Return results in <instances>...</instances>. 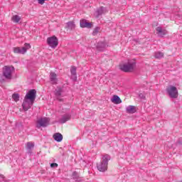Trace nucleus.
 <instances>
[{
    "instance_id": "nucleus-23",
    "label": "nucleus",
    "mask_w": 182,
    "mask_h": 182,
    "mask_svg": "<svg viewBox=\"0 0 182 182\" xmlns=\"http://www.w3.org/2000/svg\"><path fill=\"white\" fill-rule=\"evenodd\" d=\"M70 73L73 76H74V80H76V67L72 66L70 69Z\"/></svg>"
},
{
    "instance_id": "nucleus-26",
    "label": "nucleus",
    "mask_w": 182,
    "mask_h": 182,
    "mask_svg": "<svg viewBox=\"0 0 182 182\" xmlns=\"http://www.w3.org/2000/svg\"><path fill=\"white\" fill-rule=\"evenodd\" d=\"M100 31V27H95L93 30L92 35L93 36H96L97 33Z\"/></svg>"
},
{
    "instance_id": "nucleus-25",
    "label": "nucleus",
    "mask_w": 182,
    "mask_h": 182,
    "mask_svg": "<svg viewBox=\"0 0 182 182\" xmlns=\"http://www.w3.org/2000/svg\"><path fill=\"white\" fill-rule=\"evenodd\" d=\"M27 150H32L35 147V144L32 142H28L26 144Z\"/></svg>"
},
{
    "instance_id": "nucleus-7",
    "label": "nucleus",
    "mask_w": 182,
    "mask_h": 182,
    "mask_svg": "<svg viewBox=\"0 0 182 182\" xmlns=\"http://www.w3.org/2000/svg\"><path fill=\"white\" fill-rule=\"evenodd\" d=\"M47 43L50 46V48H53V49H55V48L58 46L59 43H58V38L53 36L52 37H49L47 38Z\"/></svg>"
},
{
    "instance_id": "nucleus-12",
    "label": "nucleus",
    "mask_w": 182,
    "mask_h": 182,
    "mask_svg": "<svg viewBox=\"0 0 182 182\" xmlns=\"http://www.w3.org/2000/svg\"><path fill=\"white\" fill-rule=\"evenodd\" d=\"M156 33L160 38H163L165 35H167L166 29H163L161 27L156 28Z\"/></svg>"
},
{
    "instance_id": "nucleus-19",
    "label": "nucleus",
    "mask_w": 182,
    "mask_h": 182,
    "mask_svg": "<svg viewBox=\"0 0 182 182\" xmlns=\"http://www.w3.org/2000/svg\"><path fill=\"white\" fill-rule=\"evenodd\" d=\"M67 28L70 31H73V29H75V28H76V24H75V22H73V21H69L68 23H67Z\"/></svg>"
},
{
    "instance_id": "nucleus-14",
    "label": "nucleus",
    "mask_w": 182,
    "mask_h": 182,
    "mask_svg": "<svg viewBox=\"0 0 182 182\" xmlns=\"http://www.w3.org/2000/svg\"><path fill=\"white\" fill-rule=\"evenodd\" d=\"M53 138L55 141H58V143L62 141L63 140V135L62 134L58 132L53 134Z\"/></svg>"
},
{
    "instance_id": "nucleus-16",
    "label": "nucleus",
    "mask_w": 182,
    "mask_h": 182,
    "mask_svg": "<svg viewBox=\"0 0 182 182\" xmlns=\"http://www.w3.org/2000/svg\"><path fill=\"white\" fill-rule=\"evenodd\" d=\"M111 102L115 105H120V103H122V100L120 99V97L114 95L111 99Z\"/></svg>"
},
{
    "instance_id": "nucleus-21",
    "label": "nucleus",
    "mask_w": 182,
    "mask_h": 182,
    "mask_svg": "<svg viewBox=\"0 0 182 182\" xmlns=\"http://www.w3.org/2000/svg\"><path fill=\"white\" fill-rule=\"evenodd\" d=\"M11 21L14 23H19V21H21V16L18 15H14L11 17Z\"/></svg>"
},
{
    "instance_id": "nucleus-20",
    "label": "nucleus",
    "mask_w": 182,
    "mask_h": 182,
    "mask_svg": "<svg viewBox=\"0 0 182 182\" xmlns=\"http://www.w3.org/2000/svg\"><path fill=\"white\" fill-rule=\"evenodd\" d=\"M127 113H135L136 107L133 105H129L126 108Z\"/></svg>"
},
{
    "instance_id": "nucleus-17",
    "label": "nucleus",
    "mask_w": 182,
    "mask_h": 182,
    "mask_svg": "<svg viewBox=\"0 0 182 182\" xmlns=\"http://www.w3.org/2000/svg\"><path fill=\"white\" fill-rule=\"evenodd\" d=\"M96 18H99L100 16L103 15L105 14V7L100 6L98 8L96 11Z\"/></svg>"
},
{
    "instance_id": "nucleus-27",
    "label": "nucleus",
    "mask_w": 182,
    "mask_h": 182,
    "mask_svg": "<svg viewBox=\"0 0 182 182\" xmlns=\"http://www.w3.org/2000/svg\"><path fill=\"white\" fill-rule=\"evenodd\" d=\"M139 96L140 99H146V94H144V93H140L139 95Z\"/></svg>"
},
{
    "instance_id": "nucleus-22",
    "label": "nucleus",
    "mask_w": 182,
    "mask_h": 182,
    "mask_svg": "<svg viewBox=\"0 0 182 182\" xmlns=\"http://www.w3.org/2000/svg\"><path fill=\"white\" fill-rule=\"evenodd\" d=\"M164 53L160 51L156 52L154 54V58H156V59H161V58H164Z\"/></svg>"
},
{
    "instance_id": "nucleus-9",
    "label": "nucleus",
    "mask_w": 182,
    "mask_h": 182,
    "mask_svg": "<svg viewBox=\"0 0 182 182\" xmlns=\"http://www.w3.org/2000/svg\"><path fill=\"white\" fill-rule=\"evenodd\" d=\"M33 103H34L33 102L24 98L23 102L22 104V107L23 109V111L28 112V110H29V109H31V107L33 106Z\"/></svg>"
},
{
    "instance_id": "nucleus-6",
    "label": "nucleus",
    "mask_w": 182,
    "mask_h": 182,
    "mask_svg": "<svg viewBox=\"0 0 182 182\" xmlns=\"http://www.w3.org/2000/svg\"><path fill=\"white\" fill-rule=\"evenodd\" d=\"M49 122H50L49 118H41L37 120L36 127H37V129H41V127H48V126H49Z\"/></svg>"
},
{
    "instance_id": "nucleus-31",
    "label": "nucleus",
    "mask_w": 182,
    "mask_h": 182,
    "mask_svg": "<svg viewBox=\"0 0 182 182\" xmlns=\"http://www.w3.org/2000/svg\"><path fill=\"white\" fill-rule=\"evenodd\" d=\"M73 176L74 178H77V172L74 171L73 173Z\"/></svg>"
},
{
    "instance_id": "nucleus-29",
    "label": "nucleus",
    "mask_w": 182,
    "mask_h": 182,
    "mask_svg": "<svg viewBox=\"0 0 182 182\" xmlns=\"http://www.w3.org/2000/svg\"><path fill=\"white\" fill-rule=\"evenodd\" d=\"M5 178V176L4 175H0V182H5V181H4Z\"/></svg>"
},
{
    "instance_id": "nucleus-11",
    "label": "nucleus",
    "mask_w": 182,
    "mask_h": 182,
    "mask_svg": "<svg viewBox=\"0 0 182 182\" xmlns=\"http://www.w3.org/2000/svg\"><path fill=\"white\" fill-rule=\"evenodd\" d=\"M80 28H87V29H90V28L93 26V23L87 22L85 19H82L80 21Z\"/></svg>"
},
{
    "instance_id": "nucleus-3",
    "label": "nucleus",
    "mask_w": 182,
    "mask_h": 182,
    "mask_svg": "<svg viewBox=\"0 0 182 182\" xmlns=\"http://www.w3.org/2000/svg\"><path fill=\"white\" fill-rule=\"evenodd\" d=\"M15 72V68L14 66L6 65L3 68V76L11 80L12 79V73Z\"/></svg>"
},
{
    "instance_id": "nucleus-2",
    "label": "nucleus",
    "mask_w": 182,
    "mask_h": 182,
    "mask_svg": "<svg viewBox=\"0 0 182 182\" xmlns=\"http://www.w3.org/2000/svg\"><path fill=\"white\" fill-rule=\"evenodd\" d=\"M136 67V62L129 61L127 64L120 65L119 69L122 72H133L134 70V68Z\"/></svg>"
},
{
    "instance_id": "nucleus-4",
    "label": "nucleus",
    "mask_w": 182,
    "mask_h": 182,
    "mask_svg": "<svg viewBox=\"0 0 182 182\" xmlns=\"http://www.w3.org/2000/svg\"><path fill=\"white\" fill-rule=\"evenodd\" d=\"M166 93L171 99H177L178 97V90L176 87L170 85L166 88Z\"/></svg>"
},
{
    "instance_id": "nucleus-24",
    "label": "nucleus",
    "mask_w": 182,
    "mask_h": 182,
    "mask_svg": "<svg viewBox=\"0 0 182 182\" xmlns=\"http://www.w3.org/2000/svg\"><path fill=\"white\" fill-rule=\"evenodd\" d=\"M12 99H14V102H19V94L14 93L12 95Z\"/></svg>"
},
{
    "instance_id": "nucleus-30",
    "label": "nucleus",
    "mask_w": 182,
    "mask_h": 182,
    "mask_svg": "<svg viewBox=\"0 0 182 182\" xmlns=\"http://www.w3.org/2000/svg\"><path fill=\"white\" fill-rule=\"evenodd\" d=\"M38 4H40V5H43L45 4V1L46 0H37Z\"/></svg>"
},
{
    "instance_id": "nucleus-15",
    "label": "nucleus",
    "mask_w": 182,
    "mask_h": 182,
    "mask_svg": "<svg viewBox=\"0 0 182 182\" xmlns=\"http://www.w3.org/2000/svg\"><path fill=\"white\" fill-rule=\"evenodd\" d=\"M70 117L72 116L70 114H65V115L63 116V117L60 119V123H66V122L70 120Z\"/></svg>"
},
{
    "instance_id": "nucleus-18",
    "label": "nucleus",
    "mask_w": 182,
    "mask_h": 182,
    "mask_svg": "<svg viewBox=\"0 0 182 182\" xmlns=\"http://www.w3.org/2000/svg\"><path fill=\"white\" fill-rule=\"evenodd\" d=\"M106 48V43L103 41H100L97 45V48L99 50H103Z\"/></svg>"
},
{
    "instance_id": "nucleus-13",
    "label": "nucleus",
    "mask_w": 182,
    "mask_h": 182,
    "mask_svg": "<svg viewBox=\"0 0 182 182\" xmlns=\"http://www.w3.org/2000/svg\"><path fill=\"white\" fill-rule=\"evenodd\" d=\"M56 73L51 72L50 73V80L52 83V85H57L58 84V78H57Z\"/></svg>"
},
{
    "instance_id": "nucleus-5",
    "label": "nucleus",
    "mask_w": 182,
    "mask_h": 182,
    "mask_svg": "<svg viewBox=\"0 0 182 182\" xmlns=\"http://www.w3.org/2000/svg\"><path fill=\"white\" fill-rule=\"evenodd\" d=\"M28 49H31V44L26 43L24 44V46L22 47L21 48L20 47H14L13 48V51L14 52V53H19L21 55H25V53H26L27 50H28Z\"/></svg>"
},
{
    "instance_id": "nucleus-1",
    "label": "nucleus",
    "mask_w": 182,
    "mask_h": 182,
    "mask_svg": "<svg viewBox=\"0 0 182 182\" xmlns=\"http://www.w3.org/2000/svg\"><path fill=\"white\" fill-rule=\"evenodd\" d=\"M110 156L108 154H105L102 156V160L101 162L97 164V168L101 173H105L107 171V166H109V161L110 160Z\"/></svg>"
},
{
    "instance_id": "nucleus-32",
    "label": "nucleus",
    "mask_w": 182,
    "mask_h": 182,
    "mask_svg": "<svg viewBox=\"0 0 182 182\" xmlns=\"http://www.w3.org/2000/svg\"><path fill=\"white\" fill-rule=\"evenodd\" d=\"M181 182H182V181Z\"/></svg>"
},
{
    "instance_id": "nucleus-10",
    "label": "nucleus",
    "mask_w": 182,
    "mask_h": 182,
    "mask_svg": "<svg viewBox=\"0 0 182 182\" xmlns=\"http://www.w3.org/2000/svg\"><path fill=\"white\" fill-rule=\"evenodd\" d=\"M62 93H63V89L60 87H57L55 90L54 91L55 96L57 97L59 102H63V99L60 98L62 96Z\"/></svg>"
},
{
    "instance_id": "nucleus-28",
    "label": "nucleus",
    "mask_w": 182,
    "mask_h": 182,
    "mask_svg": "<svg viewBox=\"0 0 182 182\" xmlns=\"http://www.w3.org/2000/svg\"><path fill=\"white\" fill-rule=\"evenodd\" d=\"M50 167L52 168H54L55 167H58V164H56V163L50 164Z\"/></svg>"
},
{
    "instance_id": "nucleus-8",
    "label": "nucleus",
    "mask_w": 182,
    "mask_h": 182,
    "mask_svg": "<svg viewBox=\"0 0 182 182\" xmlns=\"http://www.w3.org/2000/svg\"><path fill=\"white\" fill-rule=\"evenodd\" d=\"M26 100H30V102H35L36 99V90H31L28 91V93L26 94L25 98Z\"/></svg>"
}]
</instances>
